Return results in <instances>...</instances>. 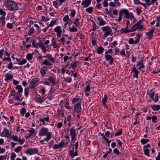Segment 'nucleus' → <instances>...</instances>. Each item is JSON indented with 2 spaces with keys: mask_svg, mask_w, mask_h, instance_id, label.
Returning a JSON list of instances; mask_svg holds the SVG:
<instances>
[{
  "mask_svg": "<svg viewBox=\"0 0 160 160\" xmlns=\"http://www.w3.org/2000/svg\"><path fill=\"white\" fill-rule=\"evenodd\" d=\"M52 133L49 132V130L48 128L43 127L41 128L39 131L38 136H46V137L44 138L43 139L41 140L40 142L43 144H45L50 139Z\"/></svg>",
  "mask_w": 160,
  "mask_h": 160,
  "instance_id": "nucleus-1",
  "label": "nucleus"
},
{
  "mask_svg": "<svg viewBox=\"0 0 160 160\" xmlns=\"http://www.w3.org/2000/svg\"><path fill=\"white\" fill-rule=\"evenodd\" d=\"M124 14L125 17L128 19H132L134 18V15L132 13H129L128 10L126 9H122L119 11V17L117 21L119 22L122 19V16Z\"/></svg>",
  "mask_w": 160,
  "mask_h": 160,
  "instance_id": "nucleus-2",
  "label": "nucleus"
},
{
  "mask_svg": "<svg viewBox=\"0 0 160 160\" xmlns=\"http://www.w3.org/2000/svg\"><path fill=\"white\" fill-rule=\"evenodd\" d=\"M43 56L40 55L38 56V58L41 60L42 59ZM44 58H47L48 59H45L42 62V64L46 66H51L52 65V63H53L55 62V60L52 56L50 54H47L46 56H43Z\"/></svg>",
  "mask_w": 160,
  "mask_h": 160,
  "instance_id": "nucleus-3",
  "label": "nucleus"
},
{
  "mask_svg": "<svg viewBox=\"0 0 160 160\" xmlns=\"http://www.w3.org/2000/svg\"><path fill=\"white\" fill-rule=\"evenodd\" d=\"M5 4L8 9L11 11L17 10L18 8L17 3L13 1H7Z\"/></svg>",
  "mask_w": 160,
  "mask_h": 160,
  "instance_id": "nucleus-4",
  "label": "nucleus"
},
{
  "mask_svg": "<svg viewBox=\"0 0 160 160\" xmlns=\"http://www.w3.org/2000/svg\"><path fill=\"white\" fill-rule=\"evenodd\" d=\"M102 31L104 33V34L102 36V38H105L109 35H111V34L112 32V30L111 28L108 26H105L102 27L101 28Z\"/></svg>",
  "mask_w": 160,
  "mask_h": 160,
  "instance_id": "nucleus-5",
  "label": "nucleus"
},
{
  "mask_svg": "<svg viewBox=\"0 0 160 160\" xmlns=\"http://www.w3.org/2000/svg\"><path fill=\"white\" fill-rule=\"evenodd\" d=\"M155 92V91L152 90H150L148 92L147 94L149 95V98H151L155 103H156L158 101V93H156L155 94V98H154V96Z\"/></svg>",
  "mask_w": 160,
  "mask_h": 160,
  "instance_id": "nucleus-6",
  "label": "nucleus"
},
{
  "mask_svg": "<svg viewBox=\"0 0 160 160\" xmlns=\"http://www.w3.org/2000/svg\"><path fill=\"white\" fill-rule=\"evenodd\" d=\"M73 108L74 111L77 113H80L82 111L81 102H78L75 104Z\"/></svg>",
  "mask_w": 160,
  "mask_h": 160,
  "instance_id": "nucleus-7",
  "label": "nucleus"
},
{
  "mask_svg": "<svg viewBox=\"0 0 160 160\" xmlns=\"http://www.w3.org/2000/svg\"><path fill=\"white\" fill-rule=\"evenodd\" d=\"M10 94L11 96L14 97V99L16 100H19L21 101L20 99V98L21 97L22 94L18 93L16 91L13 90L11 91Z\"/></svg>",
  "mask_w": 160,
  "mask_h": 160,
  "instance_id": "nucleus-8",
  "label": "nucleus"
},
{
  "mask_svg": "<svg viewBox=\"0 0 160 160\" xmlns=\"http://www.w3.org/2000/svg\"><path fill=\"white\" fill-rule=\"evenodd\" d=\"M54 31L56 33L57 38L61 37L62 30L60 26H58L56 27L54 29Z\"/></svg>",
  "mask_w": 160,
  "mask_h": 160,
  "instance_id": "nucleus-9",
  "label": "nucleus"
},
{
  "mask_svg": "<svg viewBox=\"0 0 160 160\" xmlns=\"http://www.w3.org/2000/svg\"><path fill=\"white\" fill-rule=\"evenodd\" d=\"M72 148L71 150L69 151L68 152V154L69 156H70L71 158H73L74 157L77 156L78 155L77 151L75 150H74V145H72Z\"/></svg>",
  "mask_w": 160,
  "mask_h": 160,
  "instance_id": "nucleus-10",
  "label": "nucleus"
},
{
  "mask_svg": "<svg viewBox=\"0 0 160 160\" xmlns=\"http://www.w3.org/2000/svg\"><path fill=\"white\" fill-rule=\"evenodd\" d=\"M24 152L26 153H28L30 155H32L38 153V150L37 149L35 148H29L26 149Z\"/></svg>",
  "mask_w": 160,
  "mask_h": 160,
  "instance_id": "nucleus-11",
  "label": "nucleus"
},
{
  "mask_svg": "<svg viewBox=\"0 0 160 160\" xmlns=\"http://www.w3.org/2000/svg\"><path fill=\"white\" fill-rule=\"evenodd\" d=\"M10 135L9 131L5 128H3L2 131L0 133V136L2 137L8 138L9 137Z\"/></svg>",
  "mask_w": 160,
  "mask_h": 160,
  "instance_id": "nucleus-12",
  "label": "nucleus"
},
{
  "mask_svg": "<svg viewBox=\"0 0 160 160\" xmlns=\"http://www.w3.org/2000/svg\"><path fill=\"white\" fill-rule=\"evenodd\" d=\"M38 47H39L42 49V50L44 53H45L47 51V49L46 46L44 45L43 42L42 40H39L38 42Z\"/></svg>",
  "mask_w": 160,
  "mask_h": 160,
  "instance_id": "nucleus-13",
  "label": "nucleus"
},
{
  "mask_svg": "<svg viewBox=\"0 0 160 160\" xmlns=\"http://www.w3.org/2000/svg\"><path fill=\"white\" fill-rule=\"evenodd\" d=\"M131 72L133 73V76L134 78H138V75L139 73V71L136 69L134 65L131 68Z\"/></svg>",
  "mask_w": 160,
  "mask_h": 160,
  "instance_id": "nucleus-14",
  "label": "nucleus"
},
{
  "mask_svg": "<svg viewBox=\"0 0 160 160\" xmlns=\"http://www.w3.org/2000/svg\"><path fill=\"white\" fill-rule=\"evenodd\" d=\"M10 138L14 141H18L20 142L21 144H22L24 142L23 138L21 139L20 138H19L17 136L13 135L11 136Z\"/></svg>",
  "mask_w": 160,
  "mask_h": 160,
  "instance_id": "nucleus-15",
  "label": "nucleus"
},
{
  "mask_svg": "<svg viewBox=\"0 0 160 160\" xmlns=\"http://www.w3.org/2000/svg\"><path fill=\"white\" fill-rule=\"evenodd\" d=\"M143 27V25L142 24H138L136 23L133 26L131 29L132 31L134 32L137 29L138 30H141Z\"/></svg>",
  "mask_w": 160,
  "mask_h": 160,
  "instance_id": "nucleus-16",
  "label": "nucleus"
},
{
  "mask_svg": "<svg viewBox=\"0 0 160 160\" xmlns=\"http://www.w3.org/2000/svg\"><path fill=\"white\" fill-rule=\"evenodd\" d=\"M70 135L72 141L75 140L76 135L75 130L74 129L73 127H72L70 129Z\"/></svg>",
  "mask_w": 160,
  "mask_h": 160,
  "instance_id": "nucleus-17",
  "label": "nucleus"
},
{
  "mask_svg": "<svg viewBox=\"0 0 160 160\" xmlns=\"http://www.w3.org/2000/svg\"><path fill=\"white\" fill-rule=\"evenodd\" d=\"M4 50L3 49H1L0 50V58L1 59H2L3 61L6 60L7 61L10 62L11 61V58H10V56H7V57H4L3 58H2V56L4 52Z\"/></svg>",
  "mask_w": 160,
  "mask_h": 160,
  "instance_id": "nucleus-18",
  "label": "nucleus"
},
{
  "mask_svg": "<svg viewBox=\"0 0 160 160\" xmlns=\"http://www.w3.org/2000/svg\"><path fill=\"white\" fill-rule=\"evenodd\" d=\"M39 80L38 78H36L32 79L29 83V88L32 89L36 87L35 83Z\"/></svg>",
  "mask_w": 160,
  "mask_h": 160,
  "instance_id": "nucleus-19",
  "label": "nucleus"
},
{
  "mask_svg": "<svg viewBox=\"0 0 160 160\" xmlns=\"http://www.w3.org/2000/svg\"><path fill=\"white\" fill-rule=\"evenodd\" d=\"M150 1H145V3L141 2L140 4H141L146 8L147 7L149 6L151 3H154L156 1H151V2Z\"/></svg>",
  "mask_w": 160,
  "mask_h": 160,
  "instance_id": "nucleus-20",
  "label": "nucleus"
},
{
  "mask_svg": "<svg viewBox=\"0 0 160 160\" xmlns=\"http://www.w3.org/2000/svg\"><path fill=\"white\" fill-rule=\"evenodd\" d=\"M48 69V67L46 66H43L40 69V73L42 77H44L45 76L46 71Z\"/></svg>",
  "mask_w": 160,
  "mask_h": 160,
  "instance_id": "nucleus-21",
  "label": "nucleus"
},
{
  "mask_svg": "<svg viewBox=\"0 0 160 160\" xmlns=\"http://www.w3.org/2000/svg\"><path fill=\"white\" fill-rule=\"evenodd\" d=\"M105 58L106 61H109V63L111 64L113 62V58L110 55H105Z\"/></svg>",
  "mask_w": 160,
  "mask_h": 160,
  "instance_id": "nucleus-22",
  "label": "nucleus"
},
{
  "mask_svg": "<svg viewBox=\"0 0 160 160\" xmlns=\"http://www.w3.org/2000/svg\"><path fill=\"white\" fill-rule=\"evenodd\" d=\"M145 67V66L143 63V60H141L139 61L137 64L138 69L139 70H141V69L144 68Z\"/></svg>",
  "mask_w": 160,
  "mask_h": 160,
  "instance_id": "nucleus-23",
  "label": "nucleus"
},
{
  "mask_svg": "<svg viewBox=\"0 0 160 160\" xmlns=\"http://www.w3.org/2000/svg\"><path fill=\"white\" fill-rule=\"evenodd\" d=\"M155 27H153L148 32L146 33V35L148 36V38L149 39H151L152 38L153 35V33L155 30Z\"/></svg>",
  "mask_w": 160,
  "mask_h": 160,
  "instance_id": "nucleus-24",
  "label": "nucleus"
},
{
  "mask_svg": "<svg viewBox=\"0 0 160 160\" xmlns=\"http://www.w3.org/2000/svg\"><path fill=\"white\" fill-rule=\"evenodd\" d=\"M97 20L98 25L100 26H104L106 24V22L101 18L98 17Z\"/></svg>",
  "mask_w": 160,
  "mask_h": 160,
  "instance_id": "nucleus-25",
  "label": "nucleus"
},
{
  "mask_svg": "<svg viewBox=\"0 0 160 160\" xmlns=\"http://www.w3.org/2000/svg\"><path fill=\"white\" fill-rule=\"evenodd\" d=\"M64 1H54L53 2V6L56 8H58L60 6Z\"/></svg>",
  "mask_w": 160,
  "mask_h": 160,
  "instance_id": "nucleus-26",
  "label": "nucleus"
},
{
  "mask_svg": "<svg viewBox=\"0 0 160 160\" xmlns=\"http://www.w3.org/2000/svg\"><path fill=\"white\" fill-rule=\"evenodd\" d=\"M43 98L36 97L34 98L35 101L38 103H41L45 100V99H43Z\"/></svg>",
  "mask_w": 160,
  "mask_h": 160,
  "instance_id": "nucleus-27",
  "label": "nucleus"
},
{
  "mask_svg": "<svg viewBox=\"0 0 160 160\" xmlns=\"http://www.w3.org/2000/svg\"><path fill=\"white\" fill-rule=\"evenodd\" d=\"M91 3V1H82L81 2L82 5L84 7H87L89 6Z\"/></svg>",
  "mask_w": 160,
  "mask_h": 160,
  "instance_id": "nucleus-28",
  "label": "nucleus"
},
{
  "mask_svg": "<svg viewBox=\"0 0 160 160\" xmlns=\"http://www.w3.org/2000/svg\"><path fill=\"white\" fill-rule=\"evenodd\" d=\"M63 109H58L57 111V113L58 114V116L59 117H61V118L62 117H65L64 116V114L63 112Z\"/></svg>",
  "mask_w": 160,
  "mask_h": 160,
  "instance_id": "nucleus-29",
  "label": "nucleus"
},
{
  "mask_svg": "<svg viewBox=\"0 0 160 160\" xmlns=\"http://www.w3.org/2000/svg\"><path fill=\"white\" fill-rule=\"evenodd\" d=\"M48 80L53 85H54L56 84V78L53 76L49 77L48 78Z\"/></svg>",
  "mask_w": 160,
  "mask_h": 160,
  "instance_id": "nucleus-30",
  "label": "nucleus"
},
{
  "mask_svg": "<svg viewBox=\"0 0 160 160\" xmlns=\"http://www.w3.org/2000/svg\"><path fill=\"white\" fill-rule=\"evenodd\" d=\"M80 18H76L73 22V24H74L76 27H78L80 26Z\"/></svg>",
  "mask_w": 160,
  "mask_h": 160,
  "instance_id": "nucleus-31",
  "label": "nucleus"
},
{
  "mask_svg": "<svg viewBox=\"0 0 160 160\" xmlns=\"http://www.w3.org/2000/svg\"><path fill=\"white\" fill-rule=\"evenodd\" d=\"M120 32L122 33H127L128 32H132V29L129 30L127 28V27H125V28H122L120 30Z\"/></svg>",
  "mask_w": 160,
  "mask_h": 160,
  "instance_id": "nucleus-32",
  "label": "nucleus"
},
{
  "mask_svg": "<svg viewBox=\"0 0 160 160\" xmlns=\"http://www.w3.org/2000/svg\"><path fill=\"white\" fill-rule=\"evenodd\" d=\"M57 19H55V20H52L48 24V23H46V24L48 25V27H52L54 25L56 24L57 23Z\"/></svg>",
  "mask_w": 160,
  "mask_h": 160,
  "instance_id": "nucleus-33",
  "label": "nucleus"
},
{
  "mask_svg": "<svg viewBox=\"0 0 160 160\" xmlns=\"http://www.w3.org/2000/svg\"><path fill=\"white\" fill-rule=\"evenodd\" d=\"M104 50V48L102 47L99 46L97 48L96 51L98 54H100L103 52Z\"/></svg>",
  "mask_w": 160,
  "mask_h": 160,
  "instance_id": "nucleus-34",
  "label": "nucleus"
},
{
  "mask_svg": "<svg viewBox=\"0 0 160 160\" xmlns=\"http://www.w3.org/2000/svg\"><path fill=\"white\" fill-rule=\"evenodd\" d=\"M15 88L18 90V92L20 94H21L22 92V88L21 85H17L16 86Z\"/></svg>",
  "mask_w": 160,
  "mask_h": 160,
  "instance_id": "nucleus-35",
  "label": "nucleus"
},
{
  "mask_svg": "<svg viewBox=\"0 0 160 160\" xmlns=\"http://www.w3.org/2000/svg\"><path fill=\"white\" fill-rule=\"evenodd\" d=\"M78 62L76 61L73 62L70 64V66L68 67L69 69L72 68L73 69L75 68L77 65Z\"/></svg>",
  "mask_w": 160,
  "mask_h": 160,
  "instance_id": "nucleus-36",
  "label": "nucleus"
},
{
  "mask_svg": "<svg viewBox=\"0 0 160 160\" xmlns=\"http://www.w3.org/2000/svg\"><path fill=\"white\" fill-rule=\"evenodd\" d=\"M80 100L79 98L77 96H76L74 98H73L72 101V104L75 103L76 102H79Z\"/></svg>",
  "mask_w": 160,
  "mask_h": 160,
  "instance_id": "nucleus-37",
  "label": "nucleus"
},
{
  "mask_svg": "<svg viewBox=\"0 0 160 160\" xmlns=\"http://www.w3.org/2000/svg\"><path fill=\"white\" fill-rule=\"evenodd\" d=\"M151 107L153 110L157 111L160 109V105H151Z\"/></svg>",
  "mask_w": 160,
  "mask_h": 160,
  "instance_id": "nucleus-38",
  "label": "nucleus"
},
{
  "mask_svg": "<svg viewBox=\"0 0 160 160\" xmlns=\"http://www.w3.org/2000/svg\"><path fill=\"white\" fill-rule=\"evenodd\" d=\"M78 30L77 28L73 25L69 28V31L70 32H77Z\"/></svg>",
  "mask_w": 160,
  "mask_h": 160,
  "instance_id": "nucleus-39",
  "label": "nucleus"
},
{
  "mask_svg": "<svg viewBox=\"0 0 160 160\" xmlns=\"http://www.w3.org/2000/svg\"><path fill=\"white\" fill-rule=\"evenodd\" d=\"M28 131L29 132V135L32 136L35 134V129L32 128H29Z\"/></svg>",
  "mask_w": 160,
  "mask_h": 160,
  "instance_id": "nucleus-40",
  "label": "nucleus"
},
{
  "mask_svg": "<svg viewBox=\"0 0 160 160\" xmlns=\"http://www.w3.org/2000/svg\"><path fill=\"white\" fill-rule=\"evenodd\" d=\"M108 100V97L107 95H105L104 96L103 98L102 99V103L103 105H105V106H107L106 104V102Z\"/></svg>",
  "mask_w": 160,
  "mask_h": 160,
  "instance_id": "nucleus-41",
  "label": "nucleus"
},
{
  "mask_svg": "<svg viewBox=\"0 0 160 160\" xmlns=\"http://www.w3.org/2000/svg\"><path fill=\"white\" fill-rule=\"evenodd\" d=\"M141 36V35L139 33H138L136 34V36L135 37V40H134L135 43H136V44L138 43L139 41L140 40V37Z\"/></svg>",
  "mask_w": 160,
  "mask_h": 160,
  "instance_id": "nucleus-42",
  "label": "nucleus"
},
{
  "mask_svg": "<svg viewBox=\"0 0 160 160\" xmlns=\"http://www.w3.org/2000/svg\"><path fill=\"white\" fill-rule=\"evenodd\" d=\"M39 92L40 93H41V95L42 96V97H44V95L45 93V88H42L41 89L39 90Z\"/></svg>",
  "mask_w": 160,
  "mask_h": 160,
  "instance_id": "nucleus-43",
  "label": "nucleus"
},
{
  "mask_svg": "<svg viewBox=\"0 0 160 160\" xmlns=\"http://www.w3.org/2000/svg\"><path fill=\"white\" fill-rule=\"evenodd\" d=\"M41 21L44 22H46L48 21L49 20V18L45 16H41Z\"/></svg>",
  "mask_w": 160,
  "mask_h": 160,
  "instance_id": "nucleus-44",
  "label": "nucleus"
},
{
  "mask_svg": "<svg viewBox=\"0 0 160 160\" xmlns=\"http://www.w3.org/2000/svg\"><path fill=\"white\" fill-rule=\"evenodd\" d=\"M58 41V42H60L63 45H64L65 43V38L64 37L62 36L60 37Z\"/></svg>",
  "mask_w": 160,
  "mask_h": 160,
  "instance_id": "nucleus-45",
  "label": "nucleus"
},
{
  "mask_svg": "<svg viewBox=\"0 0 160 160\" xmlns=\"http://www.w3.org/2000/svg\"><path fill=\"white\" fill-rule=\"evenodd\" d=\"M5 75L6 76V78L5 79V80H10L13 78V76L11 75H8V74H6Z\"/></svg>",
  "mask_w": 160,
  "mask_h": 160,
  "instance_id": "nucleus-46",
  "label": "nucleus"
},
{
  "mask_svg": "<svg viewBox=\"0 0 160 160\" xmlns=\"http://www.w3.org/2000/svg\"><path fill=\"white\" fill-rule=\"evenodd\" d=\"M71 13L69 14L70 16L72 18L74 17L76 14V11L74 9H70Z\"/></svg>",
  "mask_w": 160,
  "mask_h": 160,
  "instance_id": "nucleus-47",
  "label": "nucleus"
},
{
  "mask_svg": "<svg viewBox=\"0 0 160 160\" xmlns=\"http://www.w3.org/2000/svg\"><path fill=\"white\" fill-rule=\"evenodd\" d=\"M144 150V153L147 156H149V150L148 148H143Z\"/></svg>",
  "mask_w": 160,
  "mask_h": 160,
  "instance_id": "nucleus-48",
  "label": "nucleus"
},
{
  "mask_svg": "<svg viewBox=\"0 0 160 160\" xmlns=\"http://www.w3.org/2000/svg\"><path fill=\"white\" fill-rule=\"evenodd\" d=\"M26 111V109L24 108H22L20 111V112L22 116H23Z\"/></svg>",
  "mask_w": 160,
  "mask_h": 160,
  "instance_id": "nucleus-49",
  "label": "nucleus"
},
{
  "mask_svg": "<svg viewBox=\"0 0 160 160\" xmlns=\"http://www.w3.org/2000/svg\"><path fill=\"white\" fill-rule=\"evenodd\" d=\"M91 90V87L90 86V83H88V85L85 87V89L84 91L89 92Z\"/></svg>",
  "mask_w": 160,
  "mask_h": 160,
  "instance_id": "nucleus-50",
  "label": "nucleus"
},
{
  "mask_svg": "<svg viewBox=\"0 0 160 160\" xmlns=\"http://www.w3.org/2000/svg\"><path fill=\"white\" fill-rule=\"evenodd\" d=\"M149 141L148 139L142 138L141 139V142L142 144L144 145L148 142Z\"/></svg>",
  "mask_w": 160,
  "mask_h": 160,
  "instance_id": "nucleus-51",
  "label": "nucleus"
},
{
  "mask_svg": "<svg viewBox=\"0 0 160 160\" xmlns=\"http://www.w3.org/2000/svg\"><path fill=\"white\" fill-rule=\"evenodd\" d=\"M69 20H71V19H69V16L68 15H65L63 18V21L64 22H67Z\"/></svg>",
  "mask_w": 160,
  "mask_h": 160,
  "instance_id": "nucleus-52",
  "label": "nucleus"
},
{
  "mask_svg": "<svg viewBox=\"0 0 160 160\" xmlns=\"http://www.w3.org/2000/svg\"><path fill=\"white\" fill-rule=\"evenodd\" d=\"M16 157V154L14 152L11 153L10 156V159L11 160H14Z\"/></svg>",
  "mask_w": 160,
  "mask_h": 160,
  "instance_id": "nucleus-53",
  "label": "nucleus"
},
{
  "mask_svg": "<svg viewBox=\"0 0 160 160\" xmlns=\"http://www.w3.org/2000/svg\"><path fill=\"white\" fill-rule=\"evenodd\" d=\"M128 43L130 44H136L135 41L133 38H130L128 40Z\"/></svg>",
  "mask_w": 160,
  "mask_h": 160,
  "instance_id": "nucleus-54",
  "label": "nucleus"
},
{
  "mask_svg": "<svg viewBox=\"0 0 160 160\" xmlns=\"http://www.w3.org/2000/svg\"><path fill=\"white\" fill-rule=\"evenodd\" d=\"M93 8L92 7H90L86 9V11L89 13H91L92 12Z\"/></svg>",
  "mask_w": 160,
  "mask_h": 160,
  "instance_id": "nucleus-55",
  "label": "nucleus"
},
{
  "mask_svg": "<svg viewBox=\"0 0 160 160\" xmlns=\"http://www.w3.org/2000/svg\"><path fill=\"white\" fill-rule=\"evenodd\" d=\"M65 108L66 109H70L71 108V107L69 106V103L68 101H67L65 104Z\"/></svg>",
  "mask_w": 160,
  "mask_h": 160,
  "instance_id": "nucleus-56",
  "label": "nucleus"
},
{
  "mask_svg": "<svg viewBox=\"0 0 160 160\" xmlns=\"http://www.w3.org/2000/svg\"><path fill=\"white\" fill-rule=\"evenodd\" d=\"M26 58L28 60H30L32 58V54L31 53H28L26 56Z\"/></svg>",
  "mask_w": 160,
  "mask_h": 160,
  "instance_id": "nucleus-57",
  "label": "nucleus"
},
{
  "mask_svg": "<svg viewBox=\"0 0 160 160\" xmlns=\"http://www.w3.org/2000/svg\"><path fill=\"white\" fill-rule=\"evenodd\" d=\"M72 78L71 77H67L64 79V80L68 83H70L72 81Z\"/></svg>",
  "mask_w": 160,
  "mask_h": 160,
  "instance_id": "nucleus-58",
  "label": "nucleus"
},
{
  "mask_svg": "<svg viewBox=\"0 0 160 160\" xmlns=\"http://www.w3.org/2000/svg\"><path fill=\"white\" fill-rule=\"evenodd\" d=\"M22 149V147L21 146H18L17 148H15L14 149V151L17 152H18L20 151L21 149Z\"/></svg>",
  "mask_w": 160,
  "mask_h": 160,
  "instance_id": "nucleus-59",
  "label": "nucleus"
},
{
  "mask_svg": "<svg viewBox=\"0 0 160 160\" xmlns=\"http://www.w3.org/2000/svg\"><path fill=\"white\" fill-rule=\"evenodd\" d=\"M67 121L68 122H72L73 121V119L71 115H70L67 117Z\"/></svg>",
  "mask_w": 160,
  "mask_h": 160,
  "instance_id": "nucleus-60",
  "label": "nucleus"
},
{
  "mask_svg": "<svg viewBox=\"0 0 160 160\" xmlns=\"http://www.w3.org/2000/svg\"><path fill=\"white\" fill-rule=\"evenodd\" d=\"M117 42L116 41H114L113 42L110 43L111 47L112 48L113 47H115L117 45Z\"/></svg>",
  "mask_w": 160,
  "mask_h": 160,
  "instance_id": "nucleus-61",
  "label": "nucleus"
},
{
  "mask_svg": "<svg viewBox=\"0 0 160 160\" xmlns=\"http://www.w3.org/2000/svg\"><path fill=\"white\" fill-rule=\"evenodd\" d=\"M29 88H26L24 89V94L27 97H28L29 93Z\"/></svg>",
  "mask_w": 160,
  "mask_h": 160,
  "instance_id": "nucleus-62",
  "label": "nucleus"
},
{
  "mask_svg": "<svg viewBox=\"0 0 160 160\" xmlns=\"http://www.w3.org/2000/svg\"><path fill=\"white\" fill-rule=\"evenodd\" d=\"M34 29L33 28H32L29 29L28 32V35L29 36H30L32 34L33 32L34 31Z\"/></svg>",
  "mask_w": 160,
  "mask_h": 160,
  "instance_id": "nucleus-63",
  "label": "nucleus"
},
{
  "mask_svg": "<svg viewBox=\"0 0 160 160\" xmlns=\"http://www.w3.org/2000/svg\"><path fill=\"white\" fill-rule=\"evenodd\" d=\"M152 122L155 123L157 119V118L156 116L154 115L152 117Z\"/></svg>",
  "mask_w": 160,
  "mask_h": 160,
  "instance_id": "nucleus-64",
  "label": "nucleus"
}]
</instances>
